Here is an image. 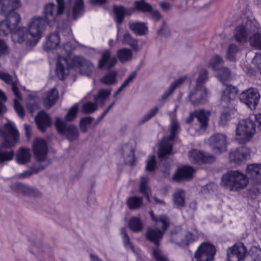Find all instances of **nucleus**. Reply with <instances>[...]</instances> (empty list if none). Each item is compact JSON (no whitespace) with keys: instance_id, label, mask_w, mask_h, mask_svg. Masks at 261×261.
<instances>
[{"instance_id":"nucleus-1","label":"nucleus","mask_w":261,"mask_h":261,"mask_svg":"<svg viewBox=\"0 0 261 261\" xmlns=\"http://www.w3.org/2000/svg\"><path fill=\"white\" fill-rule=\"evenodd\" d=\"M248 184V178L237 171L227 172L221 178V185L230 191L244 189Z\"/></svg>"},{"instance_id":"nucleus-2","label":"nucleus","mask_w":261,"mask_h":261,"mask_svg":"<svg viewBox=\"0 0 261 261\" xmlns=\"http://www.w3.org/2000/svg\"><path fill=\"white\" fill-rule=\"evenodd\" d=\"M256 132L254 121L247 118L241 120L237 125L235 139L241 144L250 141Z\"/></svg>"},{"instance_id":"nucleus-3","label":"nucleus","mask_w":261,"mask_h":261,"mask_svg":"<svg viewBox=\"0 0 261 261\" xmlns=\"http://www.w3.org/2000/svg\"><path fill=\"white\" fill-rule=\"evenodd\" d=\"M170 127V136L168 137L164 138L161 142L158 152L159 158H163L166 155L170 154L172 153L173 142L180 130V125L176 119H172Z\"/></svg>"},{"instance_id":"nucleus-4","label":"nucleus","mask_w":261,"mask_h":261,"mask_svg":"<svg viewBox=\"0 0 261 261\" xmlns=\"http://www.w3.org/2000/svg\"><path fill=\"white\" fill-rule=\"evenodd\" d=\"M259 24L255 20H247L245 23L238 25L234 30V38L236 40L244 43L249 40L250 34L259 30Z\"/></svg>"},{"instance_id":"nucleus-5","label":"nucleus","mask_w":261,"mask_h":261,"mask_svg":"<svg viewBox=\"0 0 261 261\" xmlns=\"http://www.w3.org/2000/svg\"><path fill=\"white\" fill-rule=\"evenodd\" d=\"M46 22L44 18L41 17H35L31 19L28 31L32 39L26 42L27 46H35L38 42L45 30Z\"/></svg>"},{"instance_id":"nucleus-6","label":"nucleus","mask_w":261,"mask_h":261,"mask_svg":"<svg viewBox=\"0 0 261 261\" xmlns=\"http://www.w3.org/2000/svg\"><path fill=\"white\" fill-rule=\"evenodd\" d=\"M152 7L149 4L144 1L136 2L134 9H125L123 6H114L113 11L116 16V21L117 23L122 22L125 15H130L134 10H139L143 12L151 11Z\"/></svg>"},{"instance_id":"nucleus-7","label":"nucleus","mask_w":261,"mask_h":261,"mask_svg":"<svg viewBox=\"0 0 261 261\" xmlns=\"http://www.w3.org/2000/svg\"><path fill=\"white\" fill-rule=\"evenodd\" d=\"M0 135L4 138L2 147H11L19 139V133L14 124L8 122L4 125V129H0Z\"/></svg>"},{"instance_id":"nucleus-8","label":"nucleus","mask_w":261,"mask_h":261,"mask_svg":"<svg viewBox=\"0 0 261 261\" xmlns=\"http://www.w3.org/2000/svg\"><path fill=\"white\" fill-rule=\"evenodd\" d=\"M161 221L162 226L161 229L158 228L159 227L156 226V228L149 227L147 229L145 233L146 240L157 247L160 245V242L170 224H167V220L164 218H161Z\"/></svg>"},{"instance_id":"nucleus-9","label":"nucleus","mask_w":261,"mask_h":261,"mask_svg":"<svg viewBox=\"0 0 261 261\" xmlns=\"http://www.w3.org/2000/svg\"><path fill=\"white\" fill-rule=\"evenodd\" d=\"M69 68L77 70L81 74L90 76L94 67L90 61L82 56H74L69 61Z\"/></svg>"},{"instance_id":"nucleus-10","label":"nucleus","mask_w":261,"mask_h":261,"mask_svg":"<svg viewBox=\"0 0 261 261\" xmlns=\"http://www.w3.org/2000/svg\"><path fill=\"white\" fill-rule=\"evenodd\" d=\"M260 95L255 88H250L243 91L239 95L240 100L251 110L256 109L259 103Z\"/></svg>"},{"instance_id":"nucleus-11","label":"nucleus","mask_w":261,"mask_h":261,"mask_svg":"<svg viewBox=\"0 0 261 261\" xmlns=\"http://www.w3.org/2000/svg\"><path fill=\"white\" fill-rule=\"evenodd\" d=\"M55 125L58 133L65 136L69 141L75 140L79 136L76 126L72 124L67 125L60 118H56Z\"/></svg>"},{"instance_id":"nucleus-12","label":"nucleus","mask_w":261,"mask_h":261,"mask_svg":"<svg viewBox=\"0 0 261 261\" xmlns=\"http://www.w3.org/2000/svg\"><path fill=\"white\" fill-rule=\"evenodd\" d=\"M215 247L210 243H203L194 253L195 261H212L215 255Z\"/></svg>"},{"instance_id":"nucleus-13","label":"nucleus","mask_w":261,"mask_h":261,"mask_svg":"<svg viewBox=\"0 0 261 261\" xmlns=\"http://www.w3.org/2000/svg\"><path fill=\"white\" fill-rule=\"evenodd\" d=\"M227 136L222 133H216L208 139V143L212 150L216 153H220L226 150Z\"/></svg>"},{"instance_id":"nucleus-14","label":"nucleus","mask_w":261,"mask_h":261,"mask_svg":"<svg viewBox=\"0 0 261 261\" xmlns=\"http://www.w3.org/2000/svg\"><path fill=\"white\" fill-rule=\"evenodd\" d=\"M247 249L242 243L234 244L227 250L228 261H240L244 258Z\"/></svg>"},{"instance_id":"nucleus-15","label":"nucleus","mask_w":261,"mask_h":261,"mask_svg":"<svg viewBox=\"0 0 261 261\" xmlns=\"http://www.w3.org/2000/svg\"><path fill=\"white\" fill-rule=\"evenodd\" d=\"M189 159L194 164L211 163L215 161V157L210 153H203L196 149L189 152Z\"/></svg>"},{"instance_id":"nucleus-16","label":"nucleus","mask_w":261,"mask_h":261,"mask_svg":"<svg viewBox=\"0 0 261 261\" xmlns=\"http://www.w3.org/2000/svg\"><path fill=\"white\" fill-rule=\"evenodd\" d=\"M33 151L36 159L40 162L46 159L48 152L46 142L42 139H36L33 144Z\"/></svg>"},{"instance_id":"nucleus-17","label":"nucleus","mask_w":261,"mask_h":261,"mask_svg":"<svg viewBox=\"0 0 261 261\" xmlns=\"http://www.w3.org/2000/svg\"><path fill=\"white\" fill-rule=\"evenodd\" d=\"M207 98V90L205 87L195 86L194 89L189 93L188 99L194 106L204 103Z\"/></svg>"},{"instance_id":"nucleus-18","label":"nucleus","mask_w":261,"mask_h":261,"mask_svg":"<svg viewBox=\"0 0 261 261\" xmlns=\"http://www.w3.org/2000/svg\"><path fill=\"white\" fill-rule=\"evenodd\" d=\"M69 61L66 58L59 56L56 62V72L60 80H65L71 69L69 66Z\"/></svg>"},{"instance_id":"nucleus-19","label":"nucleus","mask_w":261,"mask_h":261,"mask_svg":"<svg viewBox=\"0 0 261 261\" xmlns=\"http://www.w3.org/2000/svg\"><path fill=\"white\" fill-rule=\"evenodd\" d=\"M59 8L53 3H48L44 6L43 10L44 19L48 24L54 22L57 16L62 14Z\"/></svg>"},{"instance_id":"nucleus-20","label":"nucleus","mask_w":261,"mask_h":261,"mask_svg":"<svg viewBox=\"0 0 261 261\" xmlns=\"http://www.w3.org/2000/svg\"><path fill=\"white\" fill-rule=\"evenodd\" d=\"M0 80L7 84L11 85L14 94L18 99H21L20 93L18 88V81L16 78L0 70Z\"/></svg>"},{"instance_id":"nucleus-21","label":"nucleus","mask_w":261,"mask_h":261,"mask_svg":"<svg viewBox=\"0 0 261 261\" xmlns=\"http://www.w3.org/2000/svg\"><path fill=\"white\" fill-rule=\"evenodd\" d=\"M111 52L110 50H104L101 54V58L98 61V67L101 69L106 67L109 69L113 67L117 62V59L113 57H111Z\"/></svg>"},{"instance_id":"nucleus-22","label":"nucleus","mask_w":261,"mask_h":261,"mask_svg":"<svg viewBox=\"0 0 261 261\" xmlns=\"http://www.w3.org/2000/svg\"><path fill=\"white\" fill-rule=\"evenodd\" d=\"M35 121L38 129L42 132H44L52 124L50 116L44 111L38 113L35 117Z\"/></svg>"},{"instance_id":"nucleus-23","label":"nucleus","mask_w":261,"mask_h":261,"mask_svg":"<svg viewBox=\"0 0 261 261\" xmlns=\"http://www.w3.org/2000/svg\"><path fill=\"white\" fill-rule=\"evenodd\" d=\"M194 171V169L190 166H182L176 171L174 175L173 179L178 181L184 179H191Z\"/></svg>"},{"instance_id":"nucleus-24","label":"nucleus","mask_w":261,"mask_h":261,"mask_svg":"<svg viewBox=\"0 0 261 261\" xmlns=\"http://www.w3.org/2000/svg\"><path fill=\"white\" fill-rule=\"evenodd\" d=\"M20 6V0H3L0 8V14L6 15L8 13L15 11Z\"/></svg>"},{"instance_id":"nucleus-25","label":"nucleus","mask_w":261,"mask_h":261,"mask_svg":"<svg viewBox=\"0 0 261 261\" xmlns=\"http://www.w3.org/2000/svg\"><path fill=\"white\" fill-rule=\"evenodd\" d=\"M28 36V29L24 27H20L15 29L11 34L12 41L14 43L19 44H21L24 41L26 42L29 39L27 40Z\"/></svg>"},{"instance_id":"nucleus-26","label":"nucleus","mask_w":261,"mask_h":261,"mask_svg":"<svg viewBox=\"0 0 261 261\" xmlns=\"http://www.w3.org/2000/svg\"><path fill=\"white\" fill-rule=\"evenodd\" d=\"M59 98L58 91L55 88L49 89L43 97V103L46 108L54 106Z\"/></svg>"},{"instance_id":"nucleus-27","label":"nucleus","mask_w":261,"mask_h":261,"mask_svg":"<svg viewBox=\"0 0 261 261\" xmlns=\"http://www.w3.org/2000/svg\"><path fill=\"white\" fill-rule=\"evenodd\" d=\"M247 174L248 177L255 182L261 183V165L252 164L247 166Z\"/></svg>"},{"instance_id":"nucleus-28","label":"nucleus","mask_w":261,"mask_h":261,"mask_svg":"<svg viewBox=\"0 0 261 261\" xmlns=\"http://www.w3.org/2000/svg\"><path fill=\"white\" fill-rule=\"evenodd\" d=\"M210 115L211 112L210 111H205L204 109L195 111V118L200 123V128L201 129H205L207 127Z\"/></svg>"},{"instance_id":"nucleus-29","label":"nucleus","mask_w":261,"mask_h":261,"mask_svg":"<svg viewBox=\"0 0 261 261\" xmlns=\"http://www.w3.org/2000/svg\"><path fill=\"white\" fill-rule=\"evenodd\" d=\"M247 158L244 147L237 148L229 153V159L230 163L239 164Z\"/></svg>"},{"instance_id":"nucleus-30","label":"nucleus","mask_w":261,"mask_h":261,"mask_svg":"<svg viewBox=\"0 0 261 261\" xmlns=\"http://www.w3.org/2000/svg\"><path fill=\"white\" fill-rule=\"evenodd\" d=\"M129 29L137 35L142 36L148 32V28L144 22L130 20L128 22Z\"/></svg>"},{"instance_id":"nucleus-31","label":"nucleus","mask_w":261,"mask_h":261,"mask_svg":"<svg viewBox=\"0 0 261 261\" xmlns=\"http://www.w3.org/2000/svg\"><path fill=\"white\" fill-rule=\"evenodd\" d=\"M59 34L57 32L50 34L46 38V41L44 45V48L46 51L56 48L60 43Z\"/></svg>"},{"instance_id":"nucleus-32","label":"nucleus","mask_w":261,"mask_h":261,"mask_svg":"<svg viewBox=\"0 0 261 261\" xmlns=\"http://www.w3.org/2000/svg\"><path fill=\"white\" fill-rule=\"evenodd\" d=\"M238 90L236 87L232 85L227 86L221 95V100L226 102H229L235 99Z\"/></svg>"},{"instance_id":"nucleus-33","label":"nucleus","mask_w":261,"mask_h":261,"mask_svg":"<svg viewBox=\"0 0 261 261\" xmlns=\"http://www.w3.org/2000/svg\"><path fill=\"white\" fill-rule=\"evenodd\" d=\"M31 159L30 149L28 148H20L16 155L17 162L19 164H25L28 163Z\"/></svg>"},{"instance_id":"nucleus-34","label":"nucleus","mask_w":261,"mask_h":261,"mask_svg":"<svg viewBox=\"0 0 261 261\" xmlns=\"http://www.w3.org/2000/svg\"><path fill=\"white\" fill-rule=\"evenodd\" d=\"M111 93V89H100L96 95H94V100L99 103L102 107L105 105V101Z\"/></svg>"},{"instance_id":"nucleus-35","label":"nucleus","mask_w":261,"mask_h":261,"mask_svg":"<svg viewBox=\"0 0 261 261\" xmlns=\"http://www.w3.org/2000/svg\"><path fill=\"white\" fill-rule=\"evenodd\" d=\"M117 55L121 63L128 62L133 59L132 50L126 48H122L117 50Z\"/></svg>"},{"instance_id":"nucleus-36","label":"nucleus","mask_w":261,"mask_h":261,"mask_svg":"<svg viewBox=\"0 0 261 261\" xmlns=\"http://www.w3.org/2000/svg\"><path fill=\"white\" fill-rule=\"evenodd\" d=\"M6 17V21L14 29H16L21 20L20 15L15 11L8 13L6 15H2Z\"/></svg>"},{"instance_id":"nucleus-37","label":"nucleus","mask_w":261,"mask_h":261,"mask_svg":"<svg viewBox=\"0 0 261 261\" xmlns=\"http://www.w3.org/2000/svg\"><path fill=\"white\" fill-rule=\"evenodd\" d=\"M173 202L177 208H181L185 205V194L182 190L177 189L174 192Z\"/></svg>"},{"instance_id":"nucleus-38","label":"nucleus","mask_w":261,"mask_h":261,"mask_svg":"<svg viewBox=\"0 0 261 261\" xmlns=\"http://www.w3.org/2000/svg\"><path fill=\"white\" fill-rule=\"evenodd\" d=\"M244 261H261V249L257 247H252Z\"/></svg>"},{"instance_id":"nucleus-39","label":"nucleus","mask_w":261,"mask_h":261,"mask_svg":"<svg viewBox=\"0 0 261 261\" xmlns=\"http://www.w3.org/2000/svg\"><path fill=\"white\" fill-rule=\"evenodd\" d=\"M126 203L130 210L137 209L142 205V198L136 196L130 197L127 199Z\"/></svg>"},{"instance_id":"nucleus-40","label":"nucleus","mask_w":261,"mask_h":261,"mask_svg":"<svg viewBox=\"0 0 261 261\" xmlns=\"http://www.w3.org/2000/svg\"><path fill=\"white\" fill-rule=\"evenodd\" d=\"M208 80V71L204 69H201L198 73V77L196 80L195 86H197V88L205 87L204 84H205Z\"/></svg>"},{"instance_id":"nucleus-41","label":"nucleus","mask_w":261,"mask_h":261,"mask_svg":"<svg viewBox=\"0 0 261 261\" xmlns=\"http://www.w3.org/2000/svg\"><path fill=\"white\" fill-rule=\"evenodd\" d=\"M122 42L123 44L129 45L134 50H138V41L133 38L128 33H124Z\"/></svg>"},{"instance_id":"nucleus-42","label":"nucleus","mask_w":261,"mask_h":261,"mask_svg":"<svg viewBox=\"0 0 261 261\" xmlns=\"http://www.w3.org/2000/svg\"><path fill=\"white\" fill-rule=\"evenodd\" d=\"M128 227L135 232L141 231L143 228V224L141 220L138 217H132L130 219Z\"/></svg>"},{"instance_id":"nucleus-43","label":"nucleus","mask_w":261,"mask_h":261,"mask_svg":"<svg viewBox=\"0 0 261 261\" xmlns=\"http://www.w3.org/2000/svg\"><path fill=\"white\" fill-rule=\"evenodd\" d=\"M249 41L252 47L261 49V33L253 32L249 37Z\"/></svg>"},{"instance_id":"nucleus-44","label":"nucleus","mask_w":261,"mask_h":261,"mask_svg":"<svg viewBox=\"0 0 261 261\" xmlns=\"http://www.w3.org/2000/svg\"><path fill=\"white\" fill-rule=\"evenodd\" d=\"M72 11L73 17L74 19H76L82 15L84 12L83 0L75 1Z\"/></svg>"},{"instance_id":"nucleus-45","label":"nucleus","mask_w":261,"mask_h":261,"mask_svg":"<svg viewBox=\"0 0 261 261\" xmlns=\"http://www.w3.org/2000/svg\"><path fill=\"white\" fill-rule=\"evenodd\" d=\"M97 109V103L96 101L94 102L89 101L83 105L81 108V112L84 114H88L94 112Z\"/></svg>"},{"instance_id":"nucleus-46","label":"nucleus","mask_w":261,"mask_h":261,"mask_svg":"<svg viewBox=\"0 0 261 261\" xmlns=\"http://www.w3.org/2000/svg\"><path fill=\"white\" fill-rule=\"evenodd\" d=\"M170 241L176 244L184 243L185 240L182 230L178 229L172 231L171 232Z\"/></svg>"},{"instance_id":"nucleus-47","label":"nucleus","mask_w":261,"mask_h":261,"mask_svg":"<svg viewBox=\"0 0 261 261\" xmlns=\"http://www.w3.org/2000/svg\"><path fill=\"white\" fill-rule=\"evenodd\" d=\"M117 73L115 71H111L105 75V76L101 79L100 81L102 83L107 85L115 84L116 82V77Z\"/></svg>"},{"instance_id":"nucleus-48","label":"nucleus","mask_w":261,"mask_h":261,"mask_svg":"<svg viewBox=\"0 0 261 261\" xmlns=\"http://www.w3.org/2000/svg\"><path fill=\"white\" fill-rule=\"evenodd\" d=\"M14 29L6 21L2 20L0 22V35L2 36H6L10 33H12Z\"/></svg>"},{"instance_id":"nucleus-49","label":"nucleus","mask_w":261,"mask_h":261,"mask_svg":"<svg viewBox=\"0 0 261 261\" xmlns=\"http://www.w3.org/2000/svg\"><path fill=\"white\" fill-rule=\"evenodd\" d=\"M240 50L239 47L234 44H230L226 51V58L230 61L235 59V56Z\"/></svg>"},{"instance_id":"nucleus-50","label":"nucleus","mask_w":261,"mask_h":261,"mask_svg":"<svg viewBox=\"0 0 261 261\" xmlns=\"http://www.w3.org/2000/svg\"><path fill=\"white\" fill-rule=\"evenodd\" d=\"M14 155L13 150L4 151L0 148V164H3L12 160Z\"/></svg>"},{"instance_id":"nucleus-51","label":"nucleus","mask_w":261,"mask_h":261,"mask_svg":"<svg viewBox=\"0 0 261 261\" xmlns=\"http://www.w3.org/2000/svg\"><path fill=\"white\" fill-rule=\"evenodd\" d=\"M93 120L94 118L90 116L84 117L81 119L80 122V127L81 131L84 133L86 132Z\"/></svg>"},{"instance_id":"nucleus-52","label":"nucleus","mask_w":261,"mask_h":261,"mask_svg":"<svg viewBox=\"0 0 261 261\" xmlns=\"http://www.w3.org/2000/svg\"><path fill=\"white\" fill-rule=\"evenodd\" d=\"M78 111V105L75 104L69 109L66 115L65 116V120L66 121H72L76 117Z\"/></svg>"},{"instance_id":"nucleus-53","label":"nucleus","mask_w":261,"mask_h":261,"mask_svg":"<svg viewBox=\"0 0 261 261\" xmlns=\"http://www.w3.org/2000/svg\"><path fill=\"white\" fill-rule=\"evenodd\" d=\"M149 216H150L152 220L154 222L155 225L156 227H160V224H162L161 218H164L167 220V224L170 223L169 218L166 215H160L159 217H156L153 212L151 210L149 212Z\"/></svg>"},{"instance_id":"nucleus-54","label":"nucleus","mask_w":261,"mask_h":261,"mask_svg":"<svg viewBox=\"0 0 261 261\" xmlns=\"http://www.w3.org/2000/svg\"><path fill=\"white\" fill-rule=\"evenodd\" d=\"M12 188L18 193H22L24 195L30 194L31 191L29 188L20 183L14 184Z\"/></svg>"},{"instance_id":"nucleus-55","label":"nucleus","mask_w":261,"mask_h":261,"mask_svg":"<svg viewBox=\"0 0 261 261\" xmlns=\"http://www.w3.org/2000/svg\"><path fill=\"white\" fill-rule=\"evenodd\" d=\"M223 58L218 55H215L210 60L208 63V66L212 67L213 69H216V66L223 62Z\"/></svg>"},{"instance_id":"nucleus-56","label":"nucleus","mask_w":261,"mask_h":261,"mask_svg":"<svg viewBox=\"0 0 261 261\" xmlns=\"http://www.w3.org/2000/svg\"><path fill=\"white\" fill-rule=\"evenodd\" d=\"M44 168V167H39V168L33 167V168L30 169L29 170L25 171L24 172L20 174L19 175V177L20 178H25L29 177L33 174H36L39 171L43 170Z\"/></svg>"},{"instance_id":"nucleus-57","label":"nucleus","mask_w":261,"mask_h":261,"mask_svg":"<svg viewBox=\"0 0 261 261\" xmlns=\"http://www.w3.org/2000/svg\"><path fill=\"white\" fill-rule=\"evenodd\" d=\"M152 254L156 261H168V258L162 254V251L158 248H152Z\"/></svg>"},{"instance_id":"nucleus-58","label":"nucleus","mask_w":261,"mask_h":261,"mask_svg":"<svg viewBox=\"0 0 261 261\" xmlns=\"http://www.w3.org/2000/svg\"><path fill=\"white\" fill-rule=\"evenodd\" d=\"M7 100V98L5 93L0 90V115L5 113L7 111V108L4 103Z\"/></svg>"},{"instance_id":"nucleus-59","label":"nucleus","mask_w":261,"mask_h":261,"mask_svg":"<svg viewBox=\"0 0 261 261\" xmlns=\"http://www.w3.org/2000/svg\"><path fill=\"white\" fill-rule=\"evenodd\" d=\"M121 234L123 236V241L125 247L126 248L129 247L132 248V250H134V246L131 244L130 242L129 237L127 235L125 228L121 229Z\"/></svg>"},{"instance_id":"nucleus-60","label":"nucleus","mask_w":261,"mask_h":261,"mask_svg":"<svg viewBox=\"0 0 261 261\" xmlns=\"http://www.w3.org/2000/svg\"><path fill=\"white\" fill-rule=\"evenodd\" d=\"M14 107L18 116L20 118H23L24 115V111L17 99H14Z\"/></svg>"},{"instance_id":"nucleus-61","label":"nucleus","mask_w":261,"mask_h":261,"mask_svg":"<svg viewBox=\"0 0 261 261\" xmlns=\"http://www.w3.org/2000/svg\"><path fill=\"white\" fill-rule=\"evenodd\" d=\"M159 109L155 107L152 109H151L146 115H145L141 119V122L144 123L152 117H153L158 112Z\"/></svg>"},{"instance_id":"nucleus-62","label":"nucleus","mask_w":261,"mask_h":261,"mask_svg":"<svg viewBox=\"0 0 261 261\" xmlns=\"http://www.w3.org/2000/svg\"><path fill=\"white\" fill-rule=\"evenodd\" d=\"M155 156L153 155L151 156L150 159L147 161L145 170L147 171L152 172L155 169Z\"/></svg>"},{"instance_id":"nucleus-63","label":"nucleus","mask_w":261,"mask_h":261,"mask_svg":"<svg viewBox=\"0 0 261 261\" xmlns=\"http://www.w3.org/2000/svg\"><path fill=\"white\" fill-rule=\"evenodd\" d=\"M219 74L221 81L227 80L230 76V72L228 68L222 67L219 69Z\"/></svg>"},{"instance_id":"nucleus-64","label":"nucleus","mask_w":261,"mask_h":261,"mask_svg":"<svg viewBox=\"0 0 261 261\" xmlns=\"http://www.w3.org/2000/svg\"><path fill=\"white\" fill-rule=\"evenodd\" d=\"M231 119V116L229 113L224 112L222 113L220 117L219 124L224 126L227 124V122Z\"/></svg>"}]
</instances>
